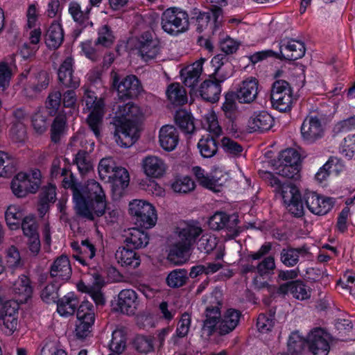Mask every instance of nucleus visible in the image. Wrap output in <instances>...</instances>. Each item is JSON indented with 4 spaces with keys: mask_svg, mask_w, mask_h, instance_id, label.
Here are the masks:
<instances>
[{
    "mask_svg": "<svg viewBox=\"0 0 355 355\" xmlns=\"http://www.w3.org/2000/svg\"><path fill=\"white\" fill-rule=\"evenodd\" d=\"M161 25L162 29L171 35L182 33L189 29L188 14L179 8H168L162 15Z\"/></svg>",
    "mask_w": 355,
    "mask_h": 355,
    "instance_id": "nucleus-6",
    "label": "nucleus"
},
{
    "mask_svg": "<svg viewBox=\"0 0 355 355\" xmlns=\"http://www.w3.org/2000/svg\"><path fill=\"white\" fill-rule=\"evenodd\" d=\"M64 40V31L60 20L53 21L50 25L46 35V45L53 49H56L60 46Z\"/></svg>",
    "mask_w": 355,
    "mask_h": 355,
    "instance_id": "nucleus-32",
    "label": "nucleus"
},
{
    "mask_svg": "<svg viewBox=\"0 0 355 355\" xmlns=\"http://www.w3.org/2000/svg\"><path fill=\"white\" fill-rule=\"evenodd\" d=\"M141 168L146 176L152 178H160L166 173L167 165L161 157L156 155H148L142 159Z\"/></svg>",
    "mask_w": 355,
    "mask_h": 355,
    "instance_id": "nucleus-17",
    "label": "nucleus"
},
{
    "mask_svg": "<svg viewBox=\"0 0 355 355\" xmlns=\"http://www.w3.org/2000/svg\"><path fill=\"white\" fill-rule=\"evenodd\" d=\"M83 89L84 95L82 101L85 103L83 110L89 112L87 119V123L95 137L100 139L103 118L105 112L104 99L97 97L95 93L85 85L83 87Z\"/></svg>",
    "mask_w": 355,
    "mask_h": 355,
    "instance_id": "nucleus-3",
    "label": "nucleus"
},
{
    "mask_svg": "<svg viewBox=\"0 0 355 355\" xmlns=\"http://www.w3.org/2000/svg\"><path fill=\"white\" fill-rule=\"evenodd\" d=\"M274 123L273 117L266 111L254 112L248 121V128L252 132L266 131L270 130Z\"/></svg>",
    "mask_w": 355,
    "mask_h": 355,
    "instance_id": "nucleus-23",
    "label": "nucleus"
},
{
    "mask_svg": "<svg viewBox=\"0 0 355 355\" xmlns=\"http://www.w3.org/2000/svg\"><path fill=\"white\" fill-rule=\"evenodd\" d=\"M179 143V134L172 125H164L159 131V144L167 152L175 150Z\"/></svg>",
    "mask_w": 355,
    "mask_h": 355,
    "instance_id": "nucleus-21",
    "label": "nucleus"
},
{
    "mask_svg": "<svg viewBox=\"0 0 355 355\" xmlns=\"http://www.w3.org/2000/svg\"><path fill=\"white\" fill-rule=\"evenodd\" d=\"M340 152L346 157H355V135L345 137L340 144Z\"/></svg>",
    "mask_w": 355,
    "mask_h": 355,
    "instance_id": "nucleus-52",
    "label": "nucleus"
},
{
    "mask_svg": "<svg viewBox=\"0 0 355 355\" xmlns=\"http://www.w3.org/2000/svg\"><path fill=\"white\" fill-rule=\"evenodd\" d=\"M56 199V188L53 184H49L42 187L38 205V211L41 215H44L49 209V205Z\"/></svg>",
    "mask_w": 355,
    "mask_h": 355,
    "instance_id": "nucleus-34",
    "label": "nucleus"
},
{
    "mask_svg": "<svg viewBox=\"0 0 355 355\" xmlns=\"http://www.w3.org/2000/svg\"><path fill=\"white\" fill-rule=\"evenodd\" d=\"M136 350L142 354H148L153 351V339L150 336H137L134 340Z\"/></svg>",
    "mask_w": 355,
    "mask_h": 355,
    "instance_id": "nucleus-51",
    "label": "nucleus"
},
{
    "mask_svg": "<svg viewBox=\"0 0 355 355\" xmlns=\"http://www.w3.org/2000/svg\"><path fill=\"white\" fill-rule=\"evenodd\" d=\"M135 48L138 55L145 62L155 59L161 52L159 39L150 32H145L137 37Z\"/></svg>",
    "mask_w": 355,
    "mask_h": 355,
    "instance_id": "nucleus-9",
    "label": "nucleus"
},
{
    "mask_svg": "<svg viewBox=\"0 0 355 355\" xmlns=\"http://www.w3.org/2000/svg\"><path fill=\"white\" fill-rule=\"evenodd\" d=\"M198 249L205 252L213 250L217 245L216 237L211 234H204L202 235L198 243Z\"/></svg>",
    "mask_w": 355,
    "mask_h": 355,
    "instance_id": "nucleus-60",
    "label": "nucleus"
},
{
    "mask_svg": "<svg viewBox=\"0 0 355 355\" xmlns=\"http://www.w3.org/2000/svg\"><path fill=\"white\" fill-rule=\"evenodd\" d=\"M78 299L74 293L70 292L57 301V311L62 317H69L75 313Z\"/></svg>",
    "mask_w": 355,
    "mask_h": 355,
    "instance_id": "nucleus-29",
    "label": "nucleus"
},
{
    "mask_svg": "<svg viewBox=\"0 0 355 355\" xmlns=\"http://www.w3.org/2000/svg\"><path fill=\"white\" fill-rule=\"evenodd\" d=\"M192 171L197 180L202 187L216 191L215 187L216 186V180L210 178L205 173L204 169L200 166H195L193 168Z\"/></svg>",
    "mask_w": 355,
    "mask_h": 355,
    "instance_id": "nucleus-50",
    "label": "nucleus"
},
{
    "mask_svg": "<svg viewBox=\"0 0 355 355\" xmlns=\"http://www.w3.org/2000/svg\"><path fill=\"white\" fill-rule=\"evenodd\" d=\"M175 233L177 241L191 248L202 234V229L197 222L184 221L178 225Z\"/></svg>",
    "mask_w": 355,
    "mask_h": 355,
    "instance_id": "nucleus-14",
    "label": "nucleus"
},
{
    "mask_svg": "<svg viewBox=\"0 0 355 355\" xmlns=\"http://www.w3.org/2000/svg\"><path fill=\"white\" fill-rule=\"evenodd\" d=\"M221 146L226 153L232 156L240 155L243 150L239 143L229 137L223 138Z\"/></svg>",
    "mask_w": 355,
    "mask_h": 355,
    "instance_id": "nucleus-61",
    "label": "nucleus"
},
{
    "mask_svg": "<svg viewBox=\"0 0 355 355\" xmlns=\"http://www.w3.org/2000/svg\"><path fill=\"white\" fill-rule=\"evenodd\" d=\"M144 118L141 108L133 103L118 106L113 118V137L121 148L132 146L138 139L137 122Z\"/></svg>",
    "mask_w": 355,
    "mask_h": 355,
    "instance_id": "nucleus-1",
    "label": "nucleus"
},
{
    "mask_svg": "<svg viewBox=\"0 0 355 355\" xmlns=\"http://www.w3.org/2000/svg\"><path fill=\"white\" fill-rule=\"evenodd\" d=\"M259 93V82L253 77L243 80L236 90V96L241 103H250L257 97Z\"/></svg>",
    "mask_w": 355,
    "mask_h": 355,
    "instance_id": "nucleus-19",
    "label": "nucleus"
},
{
    "mask_svg": "<svg viewBox=\"0 0 355 355\" xmlns=\"http://www.w3.org/2000/svg\"><path fill=\"white\" fill-rule=\"evenodd\" d=\"M271 102L274 108L280 112L289 111L293 105L292 89L288 82L276 80L271 89Z\"/></svg>",
    "mask_w": 355,
    "mask_h": 355,
    "instance_id": "nucleus-8",
    "label": "nucleus"
},
{
    "mask_svg": "<svg viewBox=\"0 0 355 355\" xmlns=\"http://www.w3.org/2000/svg\"><path fill=\"white\" fill-rule=\"evenodd\" d=\"M264 178L274 188L276 195L282 198L284 205L300 197V191L295 185L291 183H282L277 177L270 172H266Z\"/></svg>",
    "mask_w": 355,
    "mask_h": 355,
    "instance_id": "nucleus-11",
    "label": "nucleus"
},
{
    "mask_svg": "<svg viewBox=\"0 0 355 355\" xmlns=\"http://www.w3.org/2000/svg\"><path fill=\"white\" fill-rule=\"evenodd\" d=\"M24 213L20 205H10L5 211V220L11 230H17L22 222Z\"/></svg>",
    "mask_w": 355,
    "mask_h": 355,
    "instance_id": "nucleus-35",
    "label": "nucleus"
},
{
    "mask_svg": "<svg viewBox=\"0 0 355 355\" xmlns=\"http://www.w3.org/2000/svg\"><path fill=\"white\" fill-rule=\"evenodd\" d=\"M172 188L177 193H187L194 189L195 183L189 177H182L175 180Z\"/></svg>",
    "mask_w": 355,
    "mask_h": 355,
    "instance_id": "nucleus-57",
    "label": "nucleus"
},
{
    "mask_svg": "<svg viewBox=\"0 0 355 355\" xmlns=\"http://www.w3.org/2000/svg\"><path fill=\"white\" fill-rule=\"evenodd\" d=\"M125 241L127 245L138 249L147 245L149 237L144 231L139 228H132L129 230Z\"/></svg>",
    "mask_w": 355,
    "mask_h": 355,
    "instance_id": "nucleus-37",
    "label": "nucleus"
},
{
    "mask_svg": "<svg viewBox=\"0 0 355 355\" xmlns=\"http://www.w3.org/2000/svg\"><path fill=\"white\" fill-rule=\"evenodd\" d=\"M118 166L112 157H105L98 164V173L102 180H107Z\"/></svg>",
    "mask_w": 355,
    "mask_h": 355,
    "instance_id": "nucleus-49",
    "label": "nucleus"
},
{
    "mask_svg": "<svg viewBox=\"0 0 355 355\" xmlns=\"http://www.w3.org/2000/svg\"><path fill=\"white\" fill-rule=\"evenodd\" d=\"M301 134L304 140L312 143L324 135V127L317 116H308L301 126Z\"/></svg>",
    "mask_w": 355,
    "mask_h": 355,
    "instance_id": "nucleus-16",
    "label": "nucleus"
},
{
    "mask_svg": "<svg viewBox=\"0 0 355 355\" xmlns=\"http://www.w3.org/2000/svg\"><path fill=\"white\" fill-rule=\"evenodd\" d=\"M66 129V119L64 116H56L51 127V138L54 143L58 142L64 135Z\"/></svg>",
    "mask_w": 355,
    "mask_h": 355,
    "instance_id": "nucleus-46",
    "label": "nucleus"
},
{
    "mask_svg": "<svg viewBox=\"0 0 355 355\" xmlns=\"http://www.w3.org/2000/svg\"><path fill=\"white\" fill-rule=\"evenodd\" d=\"M17 162L10 153L0 150V178H8L15 172Z\"/></svg>",
    "mask_w": 355,
    "mask_h": 355,
    "instance_id": "nucleus-38",
    "label": "nucleus"
},
{
    "mask_svg": "<svg viewBox=\"0 0 355 355\" xmlns=\"http://www.w3.org/2000/svg\"><path fill=\"white\" fill-rule=\"evenodd\" d=\"M175 120L176 124L185 132L192 133L194 131L195 126L192 117L186 111H178L175 114Z\"/></svg>",
    "mask_w": 355,
    "mask_h": 355,
    "instance_id": "nucleus-45",
    "label": "nucleus"
},
{
    "mask_svg": "<svg viewBox=\"0 0 355 355\" xmlns=\"http://www.w3.org/2000/svg\"><path fill=\"white\" fill-rule=\"evenodd\" d=\"M107 181L111 183L114 195L120 197L129 184V173L125 168L118 166Z\"/></svg>",
    "mask_w": 355,
    "mask_h": 355,
    "instance_id": "nucleus-25",
    "label": "nucleus"
},
{
    "mask_svg": "<svg viewBox=\"0 0 355 355\" xmlns=\"http://www.w3.org/2000/svg\"><path fill=\"white\" fill-rule=\"evenodd\" d=\"M229 220L230 217L227 214L222 211H218L210 217L208 224L211 229L219 230L227 227Z\"/></svg>",
    "mask_w": 355,
    "mask_h": 355,
    "instance_id": "nucleus-55",
    "label": "nucleus"
},
{
    "mask_svg": "<svg viewBox=\"0 0 355 355\" xmlns=\"http://www.w3.org/2000/svg\"><path fill=\"white\" fill-rule=\"evenodd\" d=\"M303 201L312 214L318 216L329 213L334 205L332 198L325 197L311 191L304 192Z\"/></svg>",
    "mask_w": 355,
    "mask_h": 355,
    "instance_id": "nucleus-10",
    "label": "nucleus"
},
{
    "mask_svg": "<svg viewBox=\"0 0 355 355\" xmlns=\"http://www.w3.org/2000/svg\"><path fill=\"white\" fill-rule=\"evenodd\" d=\"M73 59L67 58L58 70V78L65 87L76 89L79 87L80 81L79 78L73 75Z\"/></svg>",
    "mask_w": 355,
    "mask_h": 355,
    "instance_id": "nucleus-24",
    "label": "nucleus"
},
{
    "mask_svg": "<svg viewBox=\"0 0 355 355\" xmlns=\"http://www.w3.org/2000/svg\"><path fill=\"white\" fill-rule=\"evenodd\" d=\"M203 302L206 304V308L202 330L203 334L209 337L216 331L222 315L220 313L223 305L221 293L214 291L205 296Z\"/></svg>",
    "mask_w": 355,
    "mask_h": 355,
    "instance_id": "nucleus-5",
    "label": "nucleus"
},
{
    "mask_svg": "<svg viewBox=\"0 0 355 355\" xmlns=\"http://www.w3.org/2000/svg\"><path fill=\"white\" fill-rule=\"evenodd\" d=\"M76 318L78 320L94 324L95 308L92 303L88 301H83L77 309Z\"/></svg>",
    "mask_w": 355,
    "mask_h": 355,
    "instance_id": "nucleus-44",
    "label": "nucleus"
},
{
    "mask_svg": "<svg viewBox=\"0 0 355 355\" xmlns=\"http://www.w3.org/2000/svg\"><path fill=\"white\" fill-rule=\"evenodd\" d=\"M112 85L117 90L121 98H132L137 96L141 91L139 80L135 76L130 75L119 83V77L116 72L111 73Z\"/></svg>",
    "mask_w": 355,
    "mask_h": 355,
    "instance_id": "nucleus-13",
    "label": "nucleus"
},
{
    "mask_svg": "<svg viewBox=\"0 0 355 355\" xmlns=\"http://www.w3.org/2000/svg\"><path fill=\"white\" fill-rule=\"evenodd\" d=\"M306 342L313 355H328L329 353L331 337L321 328L311 331L307 336Z\"/></svg>",
    "mask_w": 355,
    "mask_h": 355,
    "instance_id": "nucleus-12",
    "label": "nucleus"
},
{
    "mask_svg": "<svg viewBox=\"0 0 355 355\" xmlns=\"http://www.w3.org/2000/svg\"><path fill=\"white\" fill-rule=\"evenodd\" d=\"M241 313L235 309L230 308L221 315L216 331L220 336H225L233 331L239 325Z\"/></svg>",
    "mask_w": 355,
    "mask_h": 355,
    "instance_id": "nucleus-18",
    "label": "nucleus"
},
{
    "mask_svg": "<svg viewBox=\"0 0 355 355\" xmlns=\"http://www.w3.org/2000/svg\"><path fill=\"white\" fill-rule=\"evenodd\" d=\"M20 224L24 235L28 238L39 236L37 223L33 216H25Z\"/></svg>",
    "mask_w": 355,
    "mask_h": 355,
    "instance_id": "nucleus-56",
    "label": "nucleus"
},
{
    "mask_svg": "<svg viewBox=\"0 0 355 355\" xmlns=\"http://www.w3.org/2000/svg\"><path fill=\"white\" fill-rule=\"evenodd\" d=\"M96 250L94 246L89 241H83L79 254H73V258L82 265H87L95 256Z\"/></svg>",
    "mask_w": 355,
    "mask_h": 355,
    "instance_id": "nucleus-43",
    "label": "nucleus"
},
{
    "mask_svg": "<svg viewBox=\"0 0 355 355\" xmlns=\"http://www.w3.org/2000/svg\"><path fill=\"white\" fill-rule=\"evenodd\" d=\"M58 286L55 284L46 285L41 293V298L46 303L50 304L57 302L58 297Z\"/></svg>",
    "mask_w": 355,
    "mask_h": 355,
    "instance_id": "nucleus-64",
    "label": "nucleus"
},
{
    "mask_svg": "<svg viewBox=\"0 0 355 355\" xmlns=\"http://www.w3.org/2000/svg\"><path fill=\"white\" fill-rule=\"evenodd\" d=\"M139 306L137 293L132 289H123L120 291L113 309L115 311L126 315H134Z\"/></svg>",
    "mask_w": 355,
    "mask_h": 355,
    "instance_id": "nucleus-15",
    "label": "nucleus"
},
{
    "mask_svg": "<svg viewBox=\"0 0 355 355\" xmlns=\"http://www.w3.org/2000/svg\"><path fill=\"white\" fill-rule=\"evenodd\" d=\"M198 148L201 155L206 158H210L216 155L218 151V144L216 139L209 135L203 136L198 143Z\"/></svg>",
    "mask_w": 355,
    "mask_h": 355,
    "instance_id": "nucleus-41",
    "label": "nucleus"
},
{
    "mask_svg": "<svg viewBox=\"0 0 355 355\" xmlns=\"http://www.w3.org/2000/svg\"><path fill=\"white\" fill-rule=\"evenodd\" d=\"M222 60V56L220 55H217L214 56L211 60V64L214 69L213 76L214 79L218 80V82H223L231 76L230 73L223 72V62Z\"/></svg>",
    "mask_w": 355,
    "mask_h": 355,
    "instance_id": "nucleus-53",
    "label": "nucleus"
},
{
    "mask_svg": "<svg viewBox=\"0 0 355 355\" xmlns=\"http://www.w3.org/2000/svg\"><path fill=\"white\" fill-rule=\"evenodd\" d=\"M188 279L187 271L185 269H175L167 276V284L172 288H178L185 284Z\"/></svg>",
    "mask_w": 355,
    "mask_h": 355,
    "instance_id": "nucleus-47",
    "label": "nucleus"
},
{
    "mask_svg": "<svg viewBox=\"0 0 355 355\" xmlns=\"http://www.w3.org/2000/svg\"><path fill=\"white\" fill-rule=\"evenodd\" d=\"M98 38L96 44H100L105 47L110 46L114 41V37L110 28L105 25L101 27L98 32Z\"/></svg>",
    "mask_w": 355,
    "mask_h": 355,
    "instance_id": "nucleus-58",
    "label": "nucleus"
},
{
    "mask_svg": "<svg viewBox=\"0 0 355 355\" xmlns=\"http://www.w3.org/2000/svg\"><path fill=\"white\" fill-rule=\"evenodd\" d=\"M305 53L304 43L295 40H284L280 44L281 58L288 60L301 58Z\"/></svg>",
    "mask_w": 355,
    "mask_h": 355,
    "instance_id": "nucleus-22",
    "label": "nucleus"
},
{
    "mask_svg": "<svg viewBox=\"0 0 355 355\" xmlns=\"http://www.w3.org/2000/svg\"><path fill=\"white\" fill-rule=\"evenodd\" d=\"M202 125L203 128L215 137H218L222 134V128L218 123V117L212 110H208L205 114L202 120Z\"/></svg>",
    "mask_w": 355,
    "mask_h": 355,
    "instance_id": "nucleus-42",
    "label": "nucleus"
},
{
    "mask_svg": "<svg viewBox=\"0 0 355 355\" xmlns=\"http://www.w3.org/2000/svg\"><path fill=\"white\" fill-rule=\"evenodd\" d=\"M166 96L168 101L174 105H183L187 101L184 88L178 83H172L168 87Z\"/></svg>",
    "mask_w": 355,
    "mask_h": 355,
    "instance_id": "nucleus-40",
    "label": "nucleus"
},
{
    "mask_svg": "<svg viewBox=\"0 0 355 355\" xmlns=\"http://www.w3.org/2000/svg\"><path fill=\"white\" fill-rule=\"evenodd\" d=\"M61 93L59 91L52 92L46 101V107L50 115H54L58 110L61 103Z\"/></svg>",
    "mask_w": 355,
    "mask_h": 355,
    "instance_id": "nucleus-62",
    "label": "nucleus"
},
{
    "mask_svg": "<svg viewBox=\"0 0 355 355\" xmlns=\"http://www.w3.org/2000/svg\"><path fill=\"white\" fill-rule=\"evenodd\" d=\"M75 162L77 165L78 171L83 175L86 174L92 170V163L85 151H79L75 158Z\"/></svg>",
    "mask_w": 355,
    "mask_h": 355,
    "instance_id": "nucleus-54",
    "label": "nucleus"
},
{
    "mask_svg": "<svg viewBox=\"0 0 355 355\" xmlns=\"http://www.w3.org/2000/svg\"><path fill=\"white\" fill-rule=\"evenodd\" d=\"M26 130L22 121H13L10 130V137L15 142L24 141L26 139Z\"/></svg>",
    "mask_w": 355,
    "mask_h": 355,
    "instance_id": "nucleus-59",
    "label": "nucleus"
},
{
    "mask_svg": "<svg viewBox=\"0 0 355 355\" xmlns=\"http://www.w3.org/2000/svg\"><path fill=\"white\" fill-rule=\"evenodd\" d=\"M41 172L38 169L19 172L11 180V191L17 198H24L30 193H35L41 185Z\"/></svg>",
    "mask_w": 355,
    "mask_h": 355,
    "instance_id": "nucleus-4",
    "label": "nucleus"
},
{
    "mask_svg": "<svg viewBox=\"0 0 355 355\" xmlns=\"http://www.w3.org/2000/svg\"><path fill=\"white\" fill-rule=\"evenodd\" d=\"M90 9L87 8L83 10L79 3L71 1L69 4L68 11L74 21L86 26L87 24L92 26V23L89 21Z\"/></svg>",
    "mask_w": 355,
    "mask_h": 355,
    "instance_id": "nucleus-39",
    "label": "nucleus"
},
{
    "mask_svg": "<svg viewBox=\"0 0 355 355\" xmlns=\"http://www.w3.org/2000/svg\"><path fill=\"white\" fill-rule=\"evenodd\" d=\"M130 214L141 227L149 229L156 225L157 214L155 207L144 200L135 199L129 203Z\"/></svg>",
    "mask_w": 355,
    "mask_h": 355,
    "instance_id": "nucleus-7",
    "label": "nucleus"
},
{
    "mask_svg": "<svg viewBox=\"0 0 355 355\" xmlns=\"http://www.w3.org/2000/svg\"><path fill=\"white\" fill-rule=\"evenodd\" d=\"M115 259L123 267L130 266L135 268L140 265V259L137 253L124 246L116 250Z\"/></svg>",
    "mask_w": 355,
    "mask_h": 355,
    "instance_id": "nucleus-30",
    "label": "nucleus"
},
{
    "mask_svg": "<svg viewBox=\"0 0 355 355\" xmlns=\"http://www.w3.org/2000/svg\"><path fill=\"white\" fill-rule=\"evenodd\" d=\"M205 62V58H200L181 71V77L186 86L192 87L197 84L202 72Z\"/></svg>",
    "mask_w": 355,
    "mask_h": 355,
    "instance_id": "nucleus-28",
    "label": "nucleus"
},
{
    "mask_svg": "<svg viewBox=\"0 0 355 355\" xmlns=\"http://www.w3.org/2000/svg\"><path fill=\"white\" fill-rule=\"evenodd\" d=\"M290 292L293 297L299 300H305L311 297V290L300 281L291 282L282 284L279 293L286 294Z\"/></svg>",
    "mask_w": 355,
    "mask_h": 355,
    "instance_id": "nucleus-26",
    "label": "nucleus"
},
{
    "mask_svg": "<svg viewBox=\"0 0 355 355\" xmlns=\"http://www.w3.org/2000/svg\"><path fill=\"white\" fill-rule=\"evenodd\" d=\"M190 249L191 248L175 241L170 248L168 260L175 265L183 264L188 259Z\"/></svg>",
    "mask_w": 355,
    "mask_h": 355,
    "instance_id": "nucleus-33",
    "label": "nucleus"
},
{
    "mask_svg": "<svg viewBox=\"0 0 355 355\" xmlns=\"http://www.w3.org/2000/svg\"><path fill=\"white\" fill-rule=\"evenodd\" d=\"M191 323V317L188 313H184L178 323L175 336L184 338L187 336Z\"/></svg>",
    "mask_w": 355,
    "mask_h": 355,
    "instance_id": "nucleus-63",
    "label": "nucleus"
},
{
    "mask_svg": "<svg viewBox=\"0 0 355 355\" xmlns=\"http://www.w3.org/2000/svg\"><path fill=\"white\" fill-rule=\"evenodd\" d=\"M11 289L15 300L21 304L27 302L33 295L31 282L26 275L19 276L13 282Z\"/></svg>",
    "mask_w": 355,
    "mask_h": 355,
    "instance_id": "nucleus-20",
    "label": "nucleus"
},
{
    "mask_svg": "<svg viewBox=\"0 0 355 355\" xmlns=\"http://www.w3.org/2000/svg\"><path fill=\"white\" fill-rule=\"evenodd\" d=\"M72 270L69 260L67 256L58 257L51 267L50 274L58 281H67L70 279Z\"/></svg>",
    "mask_w": 355,
    "mask_h": 355,
    "instance_id": "nucleus-27",
    "label": "nucleus"
},
{
    "mask_svg": "<svg viewBox=\"0 0 355 355\" xmlns=\"http://www.w3.org/2000/svg\"><path fill=\"white\" fill-rule=\"evenodd\" d=\"M308 254V249L305 247L286 248L282 250L280 259L285 266L292 267L297 264L300 257H305Z\"/></svg>",
    "mask_w": 355,
    "mask_h": 355,
    "instance_id": "nucleus-36",
    "label": "nucleus"
},
{
    "mask_svg": "<svg viewBox=\"0 0 355 355\" xmlns=\"http://www.w3.org/2000/svg\"><path fill=\"white\" fill-rule=\"evenodd\" d=\"M125 343L123 332L121 330H115L112 333L110 349L113 353L121 354L125 349Z\"/></svg>",
    "mask_w": 355,
    "mask_h": 355,
    "instance_id": "nucleus-48",
    "label": "nucleus"
},
{
    "mask_svg": "<svg viewBox=\"0 0 355 355\" xmlns=\"http://www.w3.org/2000/svg\"><path fill=\"white\" fill-rule=\"evenodd\" d=\"M74 202L78 214L91 220L103 216L107 207L105 193L94 180H88L80 191H75Z\"/></svg>",
    "mask_w": 355,
    "mask_h": 355,
    "instance_id": "nucleus-2",
    "label": "nucleus"
},
{
    "mask_svg": "<svg viewBox=\"0 0 355 355\" xmlns=\"http://www.w3.org/2000/svg\"><path fill=\"white\" fill-rule=\"evenodd\" d=\"M218 80L215 81L205 80L200 87V94L201 97L209 102L215 103L218 101L221 92L220 83Z\"/></svg>",
    "mask_w": 355,
    "mask_h": 355,
    "instance_id": "nucleus-31",
    "label": "nucleus"
}]
</instances>
